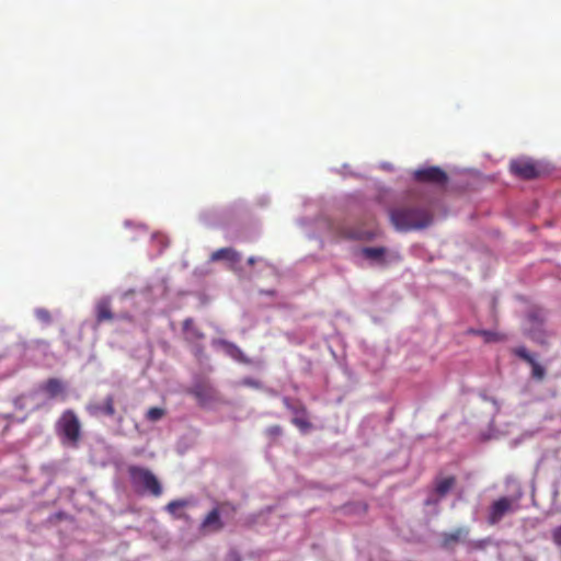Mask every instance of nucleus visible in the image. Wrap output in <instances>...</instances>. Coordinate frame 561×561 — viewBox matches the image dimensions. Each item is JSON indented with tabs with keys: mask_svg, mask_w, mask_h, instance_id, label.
Segmentation results:
<instances>
[{
	"mask_svg": "<svg viewBox=\"0 0 561 561\" xmlns=\"http://www.w3.org/2000/svg\"><path fill=\"white\" fill-rule=\"evenodd\" d=\"M214 343L220 345L225 350L226 354L232 357L233 359L244 364H248L250 362L249 358L242 352V350L234 343L226 340H218Z\"/></svg>",
	"mask_w": 561,
	"mask_h": 561,
	"instance_id": "14",
	"label": "nucleus"
},
{
	"mask_svg": "<svg viewBox=\"0 0 561 561\" xmlns=\"http://www.w3.org/2000/svg\"><path fill=\"white\" fill-rule=\"evenodd\" d=\"M390 220L399 231L427 228L433 221V214L427 207L401 206L390 210Z\"/></svg>",
	"mask_w": 561,
	"mask_h": 561,
	"instance_id": "1",
	"label": "nucleus"
},
{
	"mask_svg": "<svg viewBox=\"0 0 561 561\" xmlns=\"http://www.w3.org/2000/svg\"><path fill=\"white\" fill-rule=\"evenodd\" d=\"M192 345V351L197 358H201L204 354V347L198 342Z\"/></svg>",
	"mask_w": 561,
	"mask_h": 561,
	"instance_id": "26",
	"label": "nucleus"
},
{
	"mask_svg": "<svg viewBox=\"0 0 561 561\" xmlns=\"http://www.w3.org/2000/svg\"><path fill=\"white\" fill-rule=\"evenodd\" d=\"M35 316L39 321H42L44 323H49L51 321V314L47 309H44V308L36 309Z\"/></svg>",
	"mask_w": 561,
	"mask_h": 561,
	"instance_id": "23",
	"label": "nucleus"
},
{
	"mask_svg": "<svg viewBox=\"0 0 561 561\" xmlns=\"http://www.w3.org/2000/svg\"><path fill=\"white\" fill-rule=\"evenodd\" d=\"M255 262H256V257H254V256H250V257L248 259V264H249V265H253V264H255Z\"/></svg>",
	"mask_w": 561,
	"mask_h": 561,
	"instance_id": "32",
	"label": "nucleus"
},
{
	"mask_svg": "<svg viewBox=\"0 0 561 561\" xmlns=\"http://www.w3.org/2000/svg\"><path fill=\"white\" fill-rule=\"evenodd\" d=\"M221 260H225L231 263V265H234L241 261V254L232 248H221L211 253V262H217Z\"/></svg>",
	"mask_w": 561,
	"mask_h": 561,
	"instance_id": "13",
	"label": "nucleus"
},
{
	"mask_svg": "<svg viewBox=\"0 0 561 561\" xmlns=\"http://www.w3.org/2000/svg\"><path fill=\"white\" fill-rule=\"evenodd\" d=\"M230 511L234 513L237 507L229 503L224 502L218 507L213 508L203 519L201 524V529L206 533H218L224 528V523L220 518V513H226Z\"/></svg>",
	"mask_w": 561,
	"mask_h": 561,
	"instance_id": "5",
	"label": "nucleus"
},
{
	"mask_svg": "<svg viewBox=\"0 0 561 561\" xmlns=\"http://www.w3.org/2000/svg\"><path fill=\"white\" fill-rule=\"evenodd\" d=\"M470 534V528L467 526L458 527L451 531H444L440 534L439 546L445 550H454L458 543L467 542Z\"/></svg>",
	"mask_w": 561,
	"mask_h": 561,
	"instance_id": "7",
	"label": "nucleus"
},
{
	"mask_svg": "<svg viewBox=\"0 0 561 561\" xmlns=\"http://www.w3.org/2000/svg\"><path fill=\"white\" fill-rule=\"evenodd\" d=\"M265 433L270 438L276 439L283 434V428L279 425H272L266 428Z\"/></svg>",
	"mask_w": 561,
	"mask_h": 561,
	"instance_id": "24",
	"label": "nucleus"
},
{
	"mask_svg": "<svg viewBox=\"0 0 561 561\" xmlns=\"http://www.w3.org/2000/svg\"><path fill=\"white\" fill-rule=\"evenodd\" d=\"M511 170L512 172L524 179V180H531L538 176L539 171L536 168L535 163L528 160H514L511 163Z\"/></svg>",
	"mask_w": 561,
	"mask_h": 561,
	"instance_id": "10",
	"label": "nucleus"
},
{
	"mask_svg": "<svg viewBox=\"0 0 561 561\" xmlns=\"http://www.w3.org/2000/svg\"><path fill=\"white\" fill-rule=\"evenodd\" d=\"M167 414L165 409L159 407H152L146 412V420L154 423L163 419Z\"/></svg>",
	"mask_w": 561,
	"mask_h": 561,
	"instance_id": "22",
	"label": "nucleus"
},
{
	"mask_svg": "<svg viewBox=\"0 0 561 561\" xmlns=\"http://www.w3.org/2000/svg\"><path fill=\"white\" fill-rule=\"evenodd\" d=\"M478 335L482 336L485 342H502L506 340V335L500 332L490 331V330H479L476 332Z\"/></svg>",
	"mask_w": 561,
	"mask_h": 561,
	"instance_id": "21",
	"label": "nucleus"
},
{
	"mask_svg": "<svg viewBox=\"0 0 561 561\" xmlns=\"http://www.w3.org/2000/svg\"><path fill=\"white\" fill-rule=\"evenodd\" d=\"M414 180L421 183L444 185L448 176L439 167H428L414 172Z\"/></svg>",
	"mask_w": 561,
	"mask_h": 561,
	"instance_id": "8",
	"label": "nucleus"
},
{
	"mask_svg": "<svg viewBox=\"0 0 561 561\" xmlns=\"http://www.w3.org/2000/svg\"><path fill=\"white\" fill-rule=\"evenodd\" d=\"M192 393H193L196 398L201 399V398L203 397V390H202V387H199V386L194 387V389L192 390Z\"/></svg>",
	"mask_w": 561,
	"mask_h": 561,
	"instance_id": "29",
	"label": "nucleus"
},
{
	"mask_svg": "<svg viewBox=\"0 0 561 561\" xmlns=\"http://www.w3.org/2000/svg\"><path fill=\"white\" fill-rule=\"evenodd\" d=\"M225 561H241V559L236 550H231L228 552Z\"/></svg>",
	"mask_w": 561,
	"mask_h": 561,
	"instance_id": "28",
	"label": "nucleus"
},
{
	"mask_svg": "<svg viewBox=\"0 0 561 561\" xmlns=\"http://www.w3.org/2000/svg\"><path fill=\"white\" fill-rule=\"evenodd\" d=\"M362 253L368 260L385 262L386 249L382 247H367L362 250Z\"/></svg>",
	"mask_w": 561,
	"mask_h": 561,
	"instance_id": "19",
	"label": "nucleus"
},
{
	"mask_svg": "<svg viewBox=\"0 0 561 561\" xmlns=\"http://www.w3.org/2000/svg\"><path fill=\"white\" fill-rule=\"evenodd\" d=\"M284 405L294 414L291 423L297 426L301 432L306 433L312 425L307 419V410L305 405L299 402H293L289 398H283Z\"/></svg>",
	"mask_w": 561,
	"mask_h": 561,
	"instance_id": "6",
	"label": "nucleus"
},
{
	"mask_svg": "<svg viewBox=\"0 0 561 561\" xmlns=\"http://www.w3.org/2000/svg\"><path fill=\"white\" fill-rule=\"evenodd\" d=\"M492 543L491 538H483L478 540H468L466 542L468 552H474L479 550H484Z\"/></svg>",
	"mask_w": 561,
	"mask_h": 561,
	"instance_id": "20",
	"label": "nucleus"
},
{
	"mask_svg": "<svg viewBox=\"0 0 561 561\" xmlns=\"http://www.w3.org/2000/svg\"><path fill=\"white\" fill-rule=\"evenodd\" d=\"M552 540L557 546L561 547V526L552 530Z\"/></svg>",
	"mask_w": 561,
	"mask_h": 561,
	"instance_id": "25",
	"label": "nucleus"
},
{
	"mask_svg": "<svg viewBox=\"0 0 561 561\" xmlns=\"http://www.w3.org/2000/svg\"><path fill=\"white\" fill-rule=\"evenodd\" d=\"M49 398H56L65 391L64 382L57 378H49L43 386Z\"/></svg>",
	"mask_w": 561,
	"mask_h": 561,
	"instance_id": "17",
	"label": "nucleus"
},
{
	"mask_svg": "<svg viewBox=\"0 0 561 561\" xmlns=\"http://www.w3.org/2000/svg\"><path fill=\"white\" fill-rule=\"evenodd\" d=\"M456 485V478L454 476L437 478L435 480V493L439 499L446 496V494Z\"/></svg>",
	"mask_w": 561,
	"mask_h": 561,
	"instance_id": "15",
	"label": "nucleus"
},
{
	"mask_svg": "<svg viewBox=\"0 0 561 561\" xmlns=\"http://www.w3.org/2000/svg\"><path fill=\"white\" fill-rule=\"evenodd\" d=\"M190 504L191 502L188 500H174L167 504L165 511L175 518H184L186 515L181 513L180 510L188 506Z\"/></svg>",
	"mask_w": 561,
	"mask_h": 561,
	"instance_id": "18",
	"label": "nucleus"
},
{
	"mask_svg": "<svg viewBox=\"0 0 561 561\" xmlns=\"http://www.w3.org/2000/svg\"><path fill=\"white\" fill-rule=\"evenodd\" d=\"M438 501H439V499H438V500H431V499H428V500L426 501V505H430V504H436V503H438Z\"/></svg>",
	"mask_w": 561,
	"mask_h": 561,
	"instance_id": "33",
	"label": "nucleus"
},
{
	"mask_svg": "<svg viewBox=\"0 0 561 561\" xmlns=\"http://www.w3.org/2000/svg\"><path fill=\"white\" fill-rule=\"evenodd\" d=\"M56 430L65 443L77 446L81 437V424L72 410H66L56 423Z\"/></svg>",
	"mask_w": 561,
	"mask_h": 561,
	"instance_id": "3",
	"label": "nucleus"
},
{
	"mask_svg": "<svg viewBox=\"0 0 561 561\" xmlns=\"http://www.w3.org/2000/svg\"><path fill=\"white\" fill-rule=\"evenodd\" d=\"M518 497L502 496L494 501L488 514V523L490 525H496L500 520L510 513L517 511Z\"/></svg>",
	"mask_w": 561,
	"mask_h": 561,
	"instance_id": "4",
	"label": "nucleus"
},
{
	"mask_svg": "<svg viewBox=\"0 0 561 561\" xmlns=\"http://www.w3.org/2000/svg\"><path fill=\"white\" fill-rule=\"evenodd\" d=\"M184 340L188 344H195L205 337V334L194 324L193 319L187 318L183 321Z\"/></svg>",
	"mask_w": 561,
	"mask_h": 561,
	"instance_id": "12",
	"label": "nucleus"
},
{
	"mask_svg": "<svg viewBox=\"0 0 561 561\" xmlns=\"http://www.w3.org/2000/svg\"><path fill=\"white\" fill-rule=\"evenodd\" d=\"M244 385H248V386H251V387H259V383L254 380H251V379H245L243 381Z\"/></svg>",
	"mask_w": 561,
	"mask_h": 561,
	"instance_id": "30",
	"label": "nucleus"
},
{
	"mask_svg": "<svg viewBox=\"0 0 561 561\" xmlns=\"http://www.w3.org/2000/svg\"><path fill=\"white\" fill-rule=\"evenodd\" d=\"M130 483L138 493H148L152 496L162 494V485L151 470L140 466H129L127 469Z\"/></svg>",
	"mask_w": 561,
	"mask_h": 561,
	"instance_id": "2",
	"label": "nucleus"
},
{
	"mask_svg": "<svg viewBox=\"0 0 561 561\" xmlns=\"http://www.w3.org/2000/svg\"><path fill=\"white\" fill-rule=\"evenodd\" d=\"M531 337L535 339V340H539V337L536 336L535 333L531 334Z\"/></svg>",
	"mask_w": 561,
	"mask_h": 561,
	"instance_id": "34",
	"label": "nucleus"
},
{
	"mask_svg": "<svg viewBox=\"0 0 561 561\" xmlns=\"http://www.w3.org/2000/svg\"><path fill=\"white\" fill-rule=\"evenodd\" d=\"M85 409L94 417L102 415L113 417L116 413L115 398L113 394H108L103 402H90Z\"/></svg>",
	"mask_w": 561,
	"mask_h": 561,
	"instance_id": "9",
	"label": "nucleus"
},
{
	"mask_svg": "<svg viewBox=\"0 0 561 561\" xmlns=\"http://www.w3.org/2000/svg\"><path fill=\"white\" fill-rule=\"evenodd\" d=\"M513 353L520 359L525 360L531 366V376L536 380H542L546 375V369L536 362L534 356L524 346L514 348Z\"/></svg>",
	"mask_w": 561,
	"mask_h": 561,
	"instance_id": "11",
	"label": "nucleus"
},
{
	"mask_svg": "<svg viewBox=\"0 0 561 561\" xmlns=\"http://www.w3.org/2000/svg\"><path fill=\"white\" fill-rule=\"evenodd\" d=\"M529 320L531 322H541V320L536 314H529Z\"/></svg>",
	"mask_w": 561,
	"mask_h": 561,
	"instance_id": "31",
	"label": "nucleus"
},
{
	"mask_svg": "<svg viewBox=\"0 0 561 561\" xmlns=\"http://www.w3.org/2000/svg\"><path fill=\"white\" fill-rule=\"evenodd\" d=\"M114 318L108 299H101L96 304V320L99 323L110 321Z\"/></svg>",
	"mask_w": 561,
	"mask_h": 561,
	"instance_id": "16",
	"label": "nucleus"
},
{
	"mask_svg": "<svg viewBox=\"0 0 561 561\" xmlns=\"http://www.w3.org/2000/svg\"><path fill=\"white\" fill-rule=\"evenodd\" d=\"M343 236L347 239H360L363 237L359 231H345Z\"/></svg>",
	"mask_w": 561,
	"mask_h": 561,
	"instance_id": "27",
	"label": "nucleus"
}]
</instances>
